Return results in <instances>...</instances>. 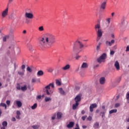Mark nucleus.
<instances>
[{
	"instance_id": "1",
	"label": "nucleus",
	"mask_w": 129,
	"mask_h": 129,
	"mask_svg": "<svg viewBox=\"0 0 129 129\" xmlns=\"http://www.w3.org/2000/svg\"><path fill=\"white\" fill-rule=\"evenodd\" d=\"M56 42L55 36L50 33H46L43 37L39 40L38 46L41 49L44 50L47 48H51L52 45Z\"/></svg>"
},
{
	"instance_id": "2",
	"label": "nucleus",
	"mask_w": 129,
	"mask_h": 129,
	"mask_svg": "<svg viewBox=\"0 0 129 129\" xmlns=\"http://www.w3.org/2000/svg\"><path fill=\"white\" fill-rule=\"evenodd\" d=\"M95 30L97 33L98 37L97 38V42H98V41L100 40V38L102 36V31L100 29V25L96 24L95 25Z\"/></svg>"
},
{
	"instance_id": "3",
	"label": "nucleus",
	"mask_w": 129,
	"mask_h": 129,
	"mask_svg": "<svg viewBox=\"0 0 129 129\" xmlns=\"http://www.w3.org/2000/svg\"><path fill=\"white\" fill-rule=\"evenodd\" d=\"M51 87V88H54V83H51L49 84L48 85L45 86V89H44V92H46L47 95H50L51 93H53V92L51 91V89L50 87Z\"/></svg>"
},
{
	"instance_id": "4",
	"label": "nucleus",
	"mask_w": 129,
	"mask_h": 129,
	"mask_svg": "<svg viewBox=\"0 0 129 129\" xmlns=\"http://www.w3.org/2000/svg\"><path fill=\"white\" fill-rule=\"evenodd\" d=\"M106 58V53H103L98 59L97 61L98 63H101V62H104Z\"/></svg>"
},
{
	"instance_id": "5",
	"label": "nucleus",
	"mask_w": 129,
	"mask_h": 129,
	"mask_svg": "<svg viewBox=\"0 0 129 129\" xmlns=\"http://www.w3.org/2000/svg\"><path fill=\"white\" fill-rule=\"evenodd\" d=\"M79 44V46H80V49H82V48H83V47H84V45H83V43H82V42L77 40L75 43H74V46H73V50L75 51V49H76V44Z\"/></svg>"
},
{
	"instance_id": "6",
	"label": "nucleus",
	"mask_w": 129,
	"mask_h": 129,
	"mask_svg": "<svg viewBox=\"0 0 129 129\" xmlns=\"http://www.w3.org/2000/svg\"><path fill=\"white\" fill-rule=\"evenodd\" d=\"M8 15H9V7L7 6L6 9L2 12V16L3 18H6Z\"/></svg>"
},
{
	"instance_id": "7",
	"label": "nucleus",
	"mask_w": 129,
	"mask_h": 129,
	"mask_svg": "<svg viewBox=\"0 0 129 129\" xmlns=\"http://www.w3.org/2000/svg\"><path fill=\"white\" fill-rule=\"evenodd\" d=\"M25 17V18H27V19H33L34 18V15L31 13L26 12Z\"/></svg>"
},
{
	"instance_id": "8",
	"label": "nucleus",
	"mask_w": 129,
	"mask_h": 129,
	"mask_svg": "<svg viewBox=\"0 0 129 129\" xmlns=\"http://www.w3.org/2000/svg\"><path fill=\"white\" fill-rule=\"evenodd\" d=\"M106 1L103 2L100 6L101 10H105V8H106Z\"/></svg>"
},
{
	"instance_id": "9",
	"label": "nucleus",
	"mask_w": 129,
	"mask_h": 129,
	"mask_svg": "<svg viewBox=\"0 0 129 129\" xmlns=\"http://www.w3.org/2000/svg\"><path fill=\"white\" fill-rule=\"evenodd\" d=\"M75 101L77 103H79V102L81 101V96L80 95H77L75 98Z\"/></svg>"
},
{
	"instance_id": "10",
	"label": "nucleus",
	"mask_w": 129,
	"mask_h": 129,
	"mask_svg": "<svg viewBox=\"0 0 129 129\" xmlns=\"http://www.w3.org/2000/svg\"><path fill=\"white\" fill-rule=\"evenodd\" d=\"M97 105L95 103L91 105L90 106V111L91 112H92V111H93V108H95L96 107H97Z\"/></svg>"
},
{
	"instance_id": "11",
	"label": "nucleus",
	"mask_w": 129,
	"mask_h": 129,
	"mask_svg": "<svg viewBox=\"0 0 129 129\" xmlns=\"http://www.w3.org/2000/svg\"><path fill=\"white\" fill-rule=\"evenodd\" d=\"M99 83H100V84L103 85V84L105 83V78L103 77L100 78Z\"/></svg>"
},
{
	"instance_id": "12",
	"label": "nucleus",
	"mask_w": 129,
	"mask_h": 129,
	"mask_svg": "<svg viewBox=\"0 0 129 129\" xmlns=\"http://www.w3.org/2000/svg\"><path fill=\"white\" fill-rule=\"evenodd\" d=\"M70 67H71L70 64H67L64 67H62L61 69L64 71H66V70H69L70 69Z\"/></svg>"
},
{
	"instance_id": "13",
	"label": "nucleus",
	"mask_w": 129,
	"mask_h": 129,
	"mask_svg": "<svg viewBox=\"0 0 129 129\" xmlns=\"http://www.w3.org/2000/svg\"><path fill=\"white\" fill-rule=\"evenodd\" d=\"M56 115L58 119H61V118H62L63 114L60 112H58L56 114Z\"/></svg>"
},
{
	"instance_id": "14",
	"label": "nucleus",
	"mask_w": 129,
	"mask_h": 129,
	"mask_svg": "<svg viewBox=\"0 0 129 129\" xmlns=\"http://www.w3.org/2000/svg\"><path fill=\"white\" fill-rule=\"evenodd\" d=\"M114 66L116 69V70H119V63L118 62V61H116L115 63H114Z\"/></svg>"
},
{
	"instance_id": "15",
	"label": "nucleus",
	"mask_w": 129,
	"mask_h": 129,
	"mask_svg": "<svg viewBox=\"0 0 129 129\" xmlns=\"http://www.w3.org/2000/svg\"><path fill=\"white\" fill-rule=\"evenodd\" d=\"M79 105V103H76L75 104H74L72 107L73 110H75L76 109H77Z\"/></svg>"
},
{
	"instance_id": "16",
	"label": "nucleus",
	"mask_w": 129,
	"mask_h": 129,
	"mask_svg": "<svg viewBox=\"0 0 129 129\" xmlns=\"http://www.w3.org/2000/svg\"><path fill=\"white\" fill-rule=\"evenodd\" d=\"M73 126H74V122H70L69 124L67 125L68 128H71V127H73Z\"/></svg>"
},
{
	"instance_id": "17",
	"label": "nucleus",
	"mask_w": 129,
	"mask_h": 129,
	"mask_svg": "<svg viewBox=\"0 0 129 129\" xmlns=\"http://www.w3.org/2000/svg\"><path fill=\"white\" fill-rule=\"evenodd\" d=\"M16 102L18 107L19 108L22 107V102H21L20 101H16Z\"/></svg>"
},
{
	"instance_id": "18",
	"label": "nucleus",
	"mask_w": 129,
	"mask_h": 129,
	"mask_svg": "<svg viewBox=\"0 0 129 129\" xmlns=\"http://www.w3.org/2000/svg\"><path fill=\"white\" fill-rule=\"evenodd\" d=\"M43 75H44V72H43V71H39L37 72L38 76H43Z\"/></svg>"
},
{
	"instance_id": "19",
	"label": "nucleus",
	"mask_w": 129,
	"mask_h": 129,
	"mask_svg": "<svg viewBox=\"0 0 129 129\" xmlns=\"http://www.w3.org/2000/svg\"><path fill=\"white\" fill-rule=\"evenodd\" d=\"M87 67H88V66L87 65V63H86V62H84L81 67V69H82L83 68H87Z\"/></svg>"
},
{
	"instance_id": "20",
	"label": "nucleus",
	"mask_w": 129,
	"mask_h": 129,
	"mask_svg": "<svg viewBox=\"0 0 129 129\" xmlns=\"http://www.w3.org/2000/svg\"><path fill=\"white\" fill-rule=\"evenodd\" d=\"M28 89L27 85H24L23 87H21V90L22 91H26Z\"/></svg>"
},
{
	"instance_id": "21",
	"label": "nucleus",
	"mask_w": 129,
	"mask_h": 129,
	"mask_svg": "<svg viewBox=\"0 0 129 129\" xmlns=\"http://www.w3.org/2000/svg\"><path fill=\"white\" fill-rule=\"evenodd\" d=\"M117 112V109H113V110H111L109 111V114H111L112 113H115Z\"/></svg>"
},
{
	"instance_id": "22",
	"label": "nucleus",
	"mask_w": 129,
	"mask_h": 129,
	"mask_svg": "<svg viewBox=\"0 0 129 129\" xmlns=\"http://www.w3.org/2000/svg\"><path fill=\"white\" fill-rule=\"evenodd\" d=\"M101 45V42H99L98 44L96 46L97 51H99V50H100Z\"/></svg>"
},
{
	"instance_id": "23",
	"label": "nucleus",
	"mask_w": 129,
	"mask_h": 129,
	"mask_svg": "<svg viewBox=\"0 0 129 129\" xmlns=\"http://www.w3.org/2000/svg\"><path fill=\"white\" fill-rule=\"evenodd\" d=\"M9 38H10V36L9 35L4 36L3 38V42H7V39H9Z\"/></svg>"
},
{
	"instance_id": "24",
	"label": "nucleus",
	"mask_w": 129,
	"mask_h": 129,
	"mask_svg": "<svg viewBox=\"0 0 129 129\" xmlns=\"http://www.w3.org/2000/svg\"><path fill=\"white\" fill-rule=\"evenodd\" d=\"M53 71H54V69H53L52 68H49L47 69V72H49V73H52Z\"/></svg>"
},
{
	"instance_id": "25",
	"label": "nucleus",
	"mask_w": 129,
	"mask_h": 129,
	"mask_svg": "<svg viewBox=\"0 0 129 129\" xmlns=\"http://www.w3.org/2000/svg\"><path fill=\"white\" fill-rule=\"evenodd\" d=\"M2 125H3V126L7 127V126H8V122H7L6 121H3L2 123Z\"/></svg>"
},
{
	"instance_id": "26",
	"label": "nucleus",
	"mask_w": 129,
	"mask_h": 129,
	"mask_svg": "<svg viewBox=\"0 0 129 129\" xmlns=\"http://www.w3.org/2000/svg\"><path fill=\"white\" fill-rule=\"evenodd\" d=\"M51 100H52V99H51L50 98H49L48 97H45V102H48V101H51Z\"/></svg>"
},
{
	"instance_id": "27",
	"label": "nucleus",
	"mask_w": 129,
	"mask_h": 129,
	"mask_svg": "<svg viewBox=\"0 0 129 129\" xmlns=\"http://www.w3.org/2000/svg\"><path fill=\"white\" fill-rule=\"evenodd\" d=\"M94 127H95V128H98V127H99V123L97 122H96L94 125Z\"/></svg>"
},
{
	"instance_id": "28",
	"label": "nucleus",
	"mask_w": 129,
	"mask_h": 129,
	"mask_svg": "<svg viewBox=\"0 0 129 129\" xmlns=\"http://www.w3.org/2000/svg\"><path fill=\"white\" fill-rule=\"evenodd\" d=\"M38 31H39V32H43V31H44V26H40L38 28Z\"/></svg>"
},
{
	"instance_id": "29",
	"label": "nucleus",
	"mask_w": 129,
	"mask_h": 129,
	"mask_svg": "<svg viewBox=\"0 0 129 129\" xmlns=\"http://www.w3.org/2000/svg\"><path fill=\"white\" fill-rule=\"evenodd\" d=\"M18 73L21 76H23L25 74V70H24L23 72H18Z\"/></svg>"
},
{
	"instance_id": "30",
	"label": "nucleus",
	"mask_w": 129,
	"mask_h": 129,
	"mask_svg": "<svg viewBox=\"0 0 129 129\" xmlns=\"http://www.w3.org/2000/svg\"><path fill=\"white\" fill-rule=\"evenodd\" d=\"M1 106H3V107H5V109H7V104L4 103H1L0 104Z\"/></svg>"
},
{
	"instance_id": "31",
	"label": "nucleus",
	"mask_w": 129,
	"mask_h": 129,
	"mask_svg": "<svg viewBox=\"0 0 129 129\" xmlns=\"http://www.w3.org/2000/svg\"><path fill=\"white\" fill-rule=\"evenodd\" d=\"M32 109H36L37 108V103L34 104V105L31 106Z\"/></svg>"
},
{
	"instance_id": "32",
	"label": "nucleus",
	"mask_w": 129,
	"mask_h": 129,
	"mask_svg": "<svg viewBox=\"0 0 129 129\" xmlns=\"http://www.w3.org/2000/svg\"><path fill=\"white\" fill-rule=\"evenodd\" d=\"M56 85H58V86H60V85H61V82H59V80H56Z\"/></svg>"
},
{
	"instance_id": "33",
	"label": "nucleus",
	"mask_w": 129,
	"mask_h": 129,
	"mask_svg": "<svg viewBox=\"0 0 129 129\" xmlns=\"http://www.w3.org/2000/svg\"><path fill=\"white\" fill-rule=\"evenodd\" d=\"M13 2H14V0H9L8 3L7 4V7H9Z\"/></svg>"
},
{
	"instance_id": "34",
	"label": "nucleus",
	"mask_w": 129,
	"mask_h": 129,
	"mask_svg": "<svg viewBox=\"0 0 129 129\" xmlns=\"http://www.w3.org/2000/svg\"><path fill=\"white\" fill-rule=\"evenodd\" d=\"M106 22L107 23L108 25H109L110 24V18H108L106 19Z\"/></svg>"
},
{
	"instance_id": "35",
	"label": "nucleus",
	"mask_w": 129,
	"mask_h": 129,
	"mask_svg": "<svg viewBox=\"0 0 129 129\" xmlns=\"http://www.w3.org/2000/svg\"><path fill=\"white\" fill-rule=\"evenodd\" d=\"M40 126L38 125H33L32 127H33V128L34 129H38V127H39Z\"/></svg>"
},
{
	"instance_id": "36",
	"label": "nucleus",
	"mask_w": 129,
	"mask_h": 129,
	"mask_svg": "<svg viewBox=\"0 0 129 129\" xmlns=\"http://www.w3.org/2000/svg\"><path fill=\"white\" fill-rule=\"evenodd\" d=\"M59 92L61 94H64V91H63V89L62 88H59Z\"/></svg>"
},
{
	"instance_id": "37",
	"label": "nucleus",
	"mask_w": 129,
	"mask_h": 129,
	"mask_svg": "<svg viewBox=\"0 0 129 129\" xmlns=\"http://www.w3.org/2000/svg\"><path fill=\"white\" fill-rule=\"evenodd\" d=\"M27 71H28L29 72L31 73L32 72V71H33L32 70V69H30V67H28L27 68Z\"/></svg>"
},
{
	"instance_id": "38",
	"label": "nucleus",
	"mask_w": 129,
	"mask_h": 129,
	"mask_svg": "<svg viewBox=\"0 0 129 129\" xmlns=\"http://www.w3.org/2000/svg\"><path fill=\"white\" fill-rule=\"evenodd\" d=\"M6 103L8 106H10V104H11V101L10 100L6 101Z\"/></svg>"
},
{
	"instance_id": "39",
	"label": "nucleus",
	"mask_w": 129,
	"mask_h": 129,
	"mask_svg": "<svg viewBox=\"0 0 129 129\" xmlns=\"http://www.w3.org/2000/svg\"><path fill=\"white\" fill-rule=\"evenodd\" d=\"M106 45H108V46H111V45H112L110 41H106Z\"/></svg>"
},
{
	"instance_id": "40",
	"label": "nucleus",
	"mask_w": 129,
	"mask_h": 129,
	"mask_svg": "<svg viewBox=\"0 0 129 129\" xmlns=\"http://www.w3.org/2000/svg\"><path fill=\"white\" fill-rule=\"evenodd\" d=\"M17 89L18 90H21V86H20V85H18L17 87H16Z\"/></svg>"
},
{
	"instance_id": "41",
	"label": "nucleus",
	"mask_w": 129,
	"mask_h": 129,
	"mask_svg": "<svg viewBox=\"0 0 129 129\" xmlns=\"http://www.w3.org/2000/svg\"><path fill=\"white\" fill-rule=\"evenodd\" d=\"M126 99H129V92H127V94L126 95Z\"/></svg>"
},
{
	"instance_id": "42",
	"label": "nucleus",
	"mask_w": 129,
	"mask_h": 129,
	"mask_svg": "<svg viewBox=\"0 0 129 129\" xmlns=\"http://www.w3.org/2000/svg\"><path fill=\"white\" fill-rule=\"evenodd\" d=\"M92 119V116H89V117H87V120H88L90 121V120H91Z\"/></svg>"
},
{
	"instance_id": "43",
	"label": "nucleus",
	"mask_w": 129,
	"mask_h": 129,
	"mask_svg": "<svg viewBox=\"0 0 129 129\" xmlns=\"http://www.w3.org/2000/svg\"><path fill=\"white\" fill-rule=\"evenodd\" d=\"M86 117H87V116L85 115V116H83L82 117V119L83 120H85V118H86Z\"/></svg>"
},
{
	"instance_id": "44",
	"label": "nucleus",
	"mask_w": 129,
	"mask_h": 129,
	"mask_svg": "<svg viewBox=\"0 0 129 129\" xmlns=\"http://www.w3.org/2000/svg\"><path fill=\"white\" fill-rule=\"evenodd\" d=\"M21 68L24 71V70H25V68H26V66H25V64L22 65Z\"/></svg>"
},
{
	"instance_id": "45",
	"label": "nucleus",
	"mask_w": 129,
	"mask_h": 129,
	"mask_svg": "<svg viewBox=\"0 0 129 129\" xmlns=\"http://www.w3.org/2000/svg\"><path fill=\"white\" fill-rule=\"evenodd\" d=\"M41 98H42V96L38 95L37 96L36 99H41Z\"/></svg>"
},
{
	"instance_id": "46",
	"label": "nucleus",
	"mask_w": 129,
	"mask_h": 129,
	"mask_svg": "<svg viewBox=\"0 0 129 129\" xmlns=\"http://www.w3.org/2000/svg\"><path fill=\"white\" fill-rule=\"evenodd\" d=\"M16 114L17 115H21V112H20V111H17Z\"/></svg>"
},
{
	"instance_id": "47",
	"label": "nucleus",
	"mask_w": 129,
	"mask_h": 129,
	"mask_svg": "<svg viewBox=\"0 0 129 129\" xmlns=\"http://www.w3.org/2000/svg\"><path fill=\"white\" fill-rule=\"evenodd\" d=\"M124 19H123V20L121 22V25H124Z\"/></svg>"
},
{
	"instance_id": "48",
	"label": "nucleus",
	"mask_w": 129,
	"mask_h": 129,
	"mask_svg": "<svg viewBox=\"0 0 129 129\" xmlns=\"http://www.w3.org/2000/svg\"><path fill=\"white\" fill-rule=\"evenodd\" d=\"M119 103H116L115 104V106L116 107H118L119 106Z\"/></svg>"
},
{
	"instance_id": "49",
	"label": "nucleus",
	"mask_w": 129,
	"mask_h": 129,
	"mask_svg": "<svg viewBox=\"0 0 129 129\" xmlns=\"http://www.w3.org/2000/svg\"><path fill=\"white\" fill-rule=\"evenodd\" d=\"M26 23L28 24H30V20L29 19H26Z\"/></svg>"
},
{
	"instance_id": "50",
	"label": "nucleus",
	"mask_w": 129,
	"mask_h": 129,
	"mask_svg": "<svg viewBox=\"0 0 129 129\" xmlns=\"http://www.w3.org/2000/svg\"><path fill=\"white\" fill-rule=\"evenodd\" d=\"M80 55H77V56L76 57V60H78L79 58H80Z\"/></svg>"
},
{
	"instance_id": "51",
	"label": "nucleus",
	"mask_w": 129,
	"mask_h": 129,
	"mask_svg": "<svg viewBox=\"0 0 129 129\" xmlns=\"http://www.w3.org/2000/svg\"><path fill=\"white\" fill-rule=\"evenodd\" d=\"M126 52H128V51H129V46H127V47H126Z\"/></svg>"
},
{
	"instance_id": "52",
	"label": "nucleus",
	"mask_w": 129,
	"mask_h": 129,
	"mask_svg": "<svg viewBox=\"0 0 129 129\" xmlns=\"http://www.w3.org/2000/svg\"><path fill=\"white\" fill-rule=\"evenodd\" d=\"M110 54V55H113L114 54V51H111Z\"/></svg>"
},
{
	"instance_id": "53",
	"label": "nucleus",
	"mask_w": 129,
	"mask_h": 129,
	"mask_svg": "<svg viewBox=\"0 0 129 129\" xmlns=\"http://www.w3.org/2000/svg\"><path fill=\"white\" fill-rule=\"evenodd\" d=\"M111 44L112 45V44H114V40L112 39L111 42Z\"/></svg>"
},
{
	"instance_id": "54",
	"label": "nucleus",
	"mask_w": 129,
	"mask_h": 129,
	"mask_svg": "<svg viewBox=\"0 0 129 129\" xmlns=\"http://www.w3.org/2000/svg\"><path fill=\"white\" fill-rule=\"evenodd\" d=\"M81 113L82 114H84L85 113V111L84 110H82Z\"/></svg>"
},
{
	"instance_id": "55",
	"label": "nucleus",
	"mask_w": 129,
	"mask_h": 129,
	"mask_svg": "<svg viewBox=\"0 0 129 129\" xmlns=\"http://www.w3.org/2000/svg\"><path fill=\"white\" fill-rule=\"evenodd\" d=\"M101 114H102V115H105V111H103V112H101Z\"/></svg>"
},
{
	"instance_id": "56",
	"label": "nucleus",
	"mask_w": 129,
	"mask_h": 129,
	"mask_svg": "<svg viewBox=\"0 0 129 129\" xmlns=\"http://www.w3.org/2000/svg\"><path fill=\"white\" fill-rule=\"evenodd\" d=\"M32 83L36 82V80L35 79H32Z\"/></svg>"
},
{
	"instance_id": "57",
	"label": "nucleus",
	"mask_w": 129,
	"mask_h": 129,
	"mask_svg": "<svg viewBox=\"0 0 129 129\" xmlns=\"http://www.w3.org/2000/svg\"><path fill=\"white\" fill-rule=\"evenodd\" d=\"M16 118H17V119H20V115H17L16 116Z\"/></svg>"
},
{
	"instance_id": "58",
	"label": "nucleus",
	"mask_w": 129,
	"mask_h": 129,
	"mask_svg": "<svg viewBox=\"0 0 129 129\" xmlns=\"http://www.w3.org/2000/svg\"><path fill=\"white\" fill-rule=\"evenodd\" d=\"M12 121H16V118L13 117L12 118Z\"/></svg>"
},
{
	"instance_id": "59",
	"label": "nucleus",
	"mask_w": 129,
	"mask_h": 129,
	"mask_svg": "<svg viewBox=\"0 0 129 129\" xmlns=\"http://www.w3.org/2000/svg\"><path fill=\"white\" fill-rule=\"evenodd\" d=\"M27 88H28V89H31V86L30 85H28L27 86Z\"/></svg>"
},
{
	"instance_id": "60",
	"label": "nucleus",
	"mask_w": 129,
	"mask_h": 129,
	"mask_svg": "<svg viewBox=\"0 0 129 129\" xmlns=\"http://www.w3.org/2000/svg\"><path fill=\"white\" fill-rule=\"evenodd\" d=\"M82 127H83V128H86L87 127V126L86 125H83Z\"/></svg>"
},
{
	"instance_id": "61",
	"label": "nucleus",
	"mask_w": 129,
	"mask_h": 129,
	"mask_svg": "<svg viewBox=\"0 0 129 129\" xmlns=\"http://www.w3.org/2000/svg\"><path fill=\"white\" fill-rule=\"evenodd\" d=\"M114 15H115L114 12L112 13H111V17H113V16H114Z\"/></svg>"
},
{
	"instance_id": "62",
	"label": "nucleus",
	"mask_w": 129,
	"mask_h": 129,
	"mask_svg": "<svg viewBox=\"0 0 129 129\" xmlns=\"http://www.w3.org/2000/svg\"><path fill=\"white\" fill-rule=\"evenodd\" d=\"M111 36L112 38H113V39H114V35H113V34H112L111 35Z\"/></svg>"
},
{
	"instance_id": "63",
	"label": "nucleus",
	"mask_w": 129,
	"mask_h": 129,
	"mask_svg": "<svg viewBox=\"0 0 129 129\" xmlns=\"http://www.w3.org/2000/svg\"><path fill=\"white\" fill-rule=\"evenodd\" d=\"M23 33V34H26V33H27V31L24 30Z\"/></svg>"
},
{
	"instance_id": "64",
	"label": "nucleus",
	"mask_w": 129,
	"mask_h": 129,
	"mask_svg": "<svg viewBox=\"0 0 129 129\" xmlns=\"http://www.w3.org/2000/svg\"><path fill=\"white\" fill-rule=\"evenodd\" d=\"M1 129H6V127L3 126V127H1Z\"/></svg>"
}]
</instances>
